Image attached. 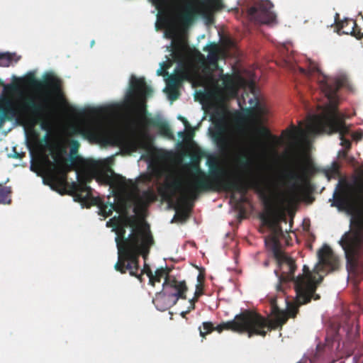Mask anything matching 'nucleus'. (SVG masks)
<instances>
[{
    "mask_svg": "<svg viewBox=\"0 0 363 363\" xmlns=\"http://www.w3.org/2000/svg\"><path fill=\"white\" fill-rule=\"evenodd\" d=\"M25 156L24 153H20L16 151V149L13 148V153L11 155V157L15 159H21L23 157Z\"/></svg>",
    "mask_w": 363,
    "mask_h": 363,
    "instance_id": "41",
    "label": "nucleus"
},
{
    "mask_svg": "<svg viewBox=\"0 0 363 363\" xmlns=\"http://www.w3.org/2000/svg\"><path fill=\"white\" fill-rule=\"evenodd\" d=\"M273 313L275 319L269 320L261 315L251 311V321L250 330V337L252 335H260L264 337L267 332L277 329L278 327H282L288 320V315L284 311H280L275 305V300L272 302Z\"/></svg>",
    "mask_w": 363,
    "mask_h": 363,
    "instance_id": "14",
    "label": "nucleus"
},
{
    "mask_svg": "<svg viewBox=\"0 0 363 363\" xmlns=\"http://www.w3.org/2000/svg\"><path fill=\"white\" fill-rule=\"evenodd\" d=\"M194 200V199H189L187 201L183 200L184 202L186 204V206L185 208L177 210L174 218L181 221L186 220L189 218V212L193 207Z\"/></svg>",
    "mask_w": 363,
    "mask_h": 363,
    "instance_id": "28",
    "label": "nucleus"
},
{
    "mask_svg": "<svg viewBox=\"0 0 363 363\" xmlns=\"http://www.w3.org/2000/svg\"><path fill=\"white\" fill-rule=\"evenodd\" d=\"M152 89L147 86L144 78L131 77L130 89L125 95V105L138 121L158 128L161 135L173 138V133L166 122L146 117L145 98L151 96Z\"/></svg>",
    "mask_w": 363,
    "mask_h": 363,
    "instance_id": "6",
    "label": "nucleus"
},
{
    "mask_svg": "<svg viewBox=\"0 0 363 363\" xmlns=\"http://www.w3.org/2000/svg\"><path fill=\"white\" fill-rule=\"evenodd\" d=\"M253 319L251 318V311L245 310L235 316L233 320L223 322L216 326V329L218 333L223 330H231L238 333H247L250 337V330L251 326V321Z\"/></svg>",
    "mask_w": 363,
    "mask_h": 363,
    "instance_id": "20",
    "label": "nucleus"
},
{
    "mask_svg": "<svg viewBox=\"0 0 363 363\" xmlns=\"http://www.w3.org/2000/svg\"><path fill=\"white\" fill-rule=\"evenodd\" d=\"M154 244L155 240L151 234L135 242L123 246V249L118 251V259L114 265V269L121 274L128 271L130 276L135 277L142 281V274H138L139 257L142 256L146 260Z\"/></svg>",
    "mask_w": 363,
    "mask_h": 363,
    "instance_id": "9",
    "label": "nucleus"
},
{
    "mask_svg": "<svg viewBox=\"0 0 363 363\" xmlns=\"http://www.w3.org/2000/svg\"><path fill=\"white\" fill-rule=\"evenodd\" d=\"M72 149H71V152L74 153V152L77 151V149H78V147L79 146V144L78 141L72 140Z\"/></svg>",
    "mask_w": 363,
    "mask_h": 363,
    "instance_id": "43",
    "label": "nucleus"
},
{
    "mask_svg": "<svg viewBox=\"0 0 363 363\" xmlns=\"http://www.w3.org/2000/svg\"><path fill=\"white\" fill-rule=\"evenodd\" d=\"M171 269L166 268H160L155 271V274H152L150 267H148V272H146V274L149 277V282L152 286H155V282H160L161 279L164 277V279L167 276H170L169 273L171 272Z\"/></svg>",
    "mask_w": 363,
    "mask_h": 363,
    "instance_id": "26",
    "label": "nucleus"
},
{
    "mask_svg": "<svg viewBox=\"0 0 363 363\" xmlns=\"http://www.w3.org/2000/svg\"><path fill=\"white\" fill-rule=\"evenodd\" d=\"M307 129L313 135L338 133L340 145L347 150L351 148V141L345 138L350 133V127L345 122V116L337 111V102L327 104L325 113L312 116Z\"/></svg>",
    "mask_w": 363,
    "mask_h": 363,
    "instance_id": "8",
    "label": "nucleus"
},
{
    "mask_svg": "<svg viewBox=\"0 0 363 363\" xmlns=\"http://www.w3.org/2000/svg\"><path fill=\"white\" fill-rule=\"evenodd\" d=\"M191 310H192V309L191 308V306H189V310H188V311H184V312H182V317H185V315H186L187 313H189Z\"/></svg>",
    "mask_w": 363,
    "mask_h": 363,
    "instance_id": "47",
    "label": "nucleus"
},
{
    "mask_svg": "<svg viewBox=\"0 0 363 363\" xmlns=\"http://www.w3.org/2000/svg\"><path fill=\"white\" fill-rule=\"evenodd\" d=\"M316 168L310 160H297L295 168L289 170L285 177L295 182H301L303 184H308L310 178L316 172Z\"/></svg>",
    "mask_w": 363,
    "mask_h": 363,
    "instance_id": "19",
    "label": "nucleus"
},
{
    "mask_svg": "<svg viewBox=\"0 0 363 363\" xmlns=\"http://www.w3.org/2000/svg\"><path fill=\"white\" fill-rule=\"evenodd\" d=\"M269 228L270 234L265 238V245L272 252L278 266V269L274 270V274L279 279L277 290L283 291L282 284L291 281L295 284L294 272L296 265L295 261L281 250L280 239L284 236V234L276 218L269 219Z\"/></svg>",
    "mask_w": 363,
    "mask_h": 363,
    "instance_id": "7",
    "label": "nucleus"
},
{
    "mask_svg": "<svg viewBox=\"0 0 363 363\" xmlns=\"http://www.w3.org/2000/svg\"><path fill=\"white\" fill-rule=\"evenodd\" d=\"M203 50L208 52L207 61L209 65L208 67H205L204 69L208 72H211L220 69L218 63L220 55V49L219 46L216 43H213L206 45V47L203 48Z\"/></svg>",
    "mask_w": 363,
    "mask_h": 363,
    "instance_id": "23",
    "label": "nucleus"
},
{
    "mask_svg": "<svg viewBox=\"0 0 363 363\" xmlns=\"http://www.w3.org/2000/svg\"><path fill=\"white\" fill-rule=\"evenodd\" d=\"M303 275H298L295 280V291L297 293L298 301L300 303H308L311 298L320 299V295L316 294L315 291L323 277L320 275L316 279L306 265L303 266Z\"/></svg>",
    "mask_w": 363,
    "mask_h": 363,
    "instance_id": "13",
    "label": "nucleus"
},
{
    "mask_svg": "<svg viewBox=\"0 0 363 363\" xmlns=\"http://www.w3.org/2000/svg\"><path fill=\"white\" fill-rule=\"evenodd\" d=\"M158 11V15L176 21L188 28L198 19L207 25L214 21L213 14L223 8L222 0H149Z\"/></svg>",
    "mask_w": 363,
    "mask_h": 363,
    "instance_id": "4",
    "label": "nucleus"
},
{
    "mask_svg": "<svg viewBox=\"0 0 363 363\" xmlns=\"http://www.w3.org/2000/svg\"><path fill=\"white\" fill-rule=\"evenodd\" d=\"M218 70L220 71V79L223 82V84L226 89H232L235 85L234 77L233 75L223 73V69L220 68Z\"/></svg>",
    "mask_w": 363,
    "mask_h": 363,
    "instance_id": "32",
    "label": "nucleus"
},
{
    "mask_svg": "<svg viewBox=\"0 0 363 363\" xmlns=\"http://www.w3.org/2000/svg\"><path fill=\"white\" fill-rule=\"evenodd\" d=\"M246 111H251V109H250V108H248V109H247Z\"/></svg>",
    "mask_w": 363,
    "mask_h": 363,
    "instance_id": "51",
    "label": "nucleus"
},
{
    "mask_svg": "<svg viewBox=\"0 0 363 363\" xmlns=\"http://www.w3.org/2000/svg\"><path fill=\"white\" fill-rule=\"evenodd\" d=\"M188 52V45L183 43H179L174 47L173 57L179 62L174 69V74L182 82L184 80H191L194 74V70L186 64L183 60Z\"/></svg>",
    "mask_w": 363,
    "mask_h": 363,
    "instance_id": "21",
    "label": "nucleus"
},
{
    "mask_svg": "<svg viewBox=\"0 0 363 363\" xmlns=\"http://www.w3.org/2000/svg\"><path fill=\"white\" fill-rule=\"evenodd\" d=\"M214 126L211 136L220 152H228L233 146V135L230 125L223 113L216 112L213 115Z\"/></svg>",
    "mask_w": 363,
    "mask_h": 363,
    "instance_id": "15",
    "label": "nucleus"
},
{
    "mask_svg": "<svg viewBox=\"0 0 363 363\" xmlns=\"http://www.w3.org/2000/svg\"><path fill=\"white\" fill-rule=\"evenodd\" d=\"M163 291L156 294L153 303L160 311H165L168 306L162 305L165 296L174 298L173 304H176L179 298L186 299L187 286L185 281H178L174 277L167 276L162 284Z\"/></svg>",
    "mask_w": 363,
    "mask_h": 363,
    "instance_id": "17",
    "label": "nucleus"
},
{
    "mask_svg": "<svg viewBox=\"0 0 363 363\" xmlns=\"http://www.w3.org/2000/svg\"><path fill=\"white\" fill-rule=\"evenodd\" d=\"M194 182H192L191 185L186 189H184L182 187V182L180 179H174L171 182H167L164 184V189L167 191H169V194L172 195L176 191L181 190L182 199L185 200L186 201H189V199H193L191 197H186V194L189 191H190L193 188Z\"/></svg>",
    "mask_w": 363,
    "mask_h": 363,
    "instance_id": "25",
    "label": "nucleus"
},
{
    "mask_svg": "<svg viewBox=\"0 0 363 363\" xmlns=\"http://www.w3.org/2000/svg\"><path fill=\"white\" fill-rule=\"evenodd\" d=\"M347 21L345 22H342L340 25H338L339 29L343 30H351V24H347Z\"/></svg>",
    "mask_w": 363,
    "mask_h": 363,
    "instance_id": "40",
    "label": "nucleus"
},
{
    "mask_svg": "<svg viewBox=\"0 0 363 363\" xmlns=\"http://www.w3.org/2000/svg\"><path fill=\"white\" fill-rule=\"evenodd\" d=\"M255 88V84H254V82H251L250 84V89L252 91H253V89Z\"/></svg>",
    "mask_w": 363,
    "mask_h": 363,
    "instance_id": "48",
    "label": "nucleus"
},
{
    "mask_svg": "<svg viewBox=\"0 0 363 363\" xmlns=\"http://www.w3.org/2000/svg\"><path fill=\"white\" fill-rule=\"evenodd\" d=\"M20 59L21 56L16 53L0 52V67H9L12 62H17Z\"/></svg>",
    "mask_w": 363,
    "mask_h": 363,
    "instance_id": "27",
    "label": "nucleus"
},
{
    "mask_svg": "<svg viewBox=\"0 0 363 363\" xmlns=\"http://www.w3.org/2000/svg\"><path fill=\"white\" fill-rule=\"evenodd\" d=\"M216 327H215L214 325L211 322H209V321L203 322V327L199 328L200 335L202 337H205L206 335L211 333L213 330H216Z\"/></svg>",
    "mask_w": 363,
    "mask_h": 363,
    "instance_id": "34",
    "label": "nucleus"
},
{
    "mask_svg": "<svg viewBox=\"0 0 363 363\" xmlns=\"http://www.w3.org/2000/svg\"><path fill=\"white\" fill-rule=\"evenodd\" d=\"M303 303H300L297 300V293L296 292V301L295 303H287V309L286 311H284L288 315V318L289 317L291 318H295L298 312V307L301 305H303Z\"/></svg>",
    "mask_w": 363,
    "mask_h": 363,
    "instance_id": "31",
    "label": "nucleus"
},
{
    "mask_svg": "<svg viewBox=\"0 0 363 363\" xmlns=\"http://www.w3.org/2000/svg\"><path fill=\"white\" fill-rule=\"evenodd\" d=\"M301 72L310 79H315L321 91L328 100V104L337 102V93L338 90L347 84V78L345 75H339L336 77H330L322 73L318 65L310 63L308 70L301 69Z\"/></svg>",
    "mask_w": 363,
    "mask_h": 363,
    "instance_id": "11",
    "label": "nucleus"
},
{
    "mask_svg": "<svg viewBox=\"0 0 363 363\" xmlns=\"http://www.w3.org/2000/svg\"><path fill=\"white\" fill-rule=\"evenodd\" d=\"M4 89L6 91H12V92H18V91L20 89V86L18 84H7L4 87Z\"/></svg>",
    "mask_w": 363,
    "mask_h": 363,
    "instance_id": "39",
    "label": "nucleus"
},
{
    "mask_svg": "<svg viewBox=\"0 0 363 363\" xmlns=\"http://www.w3.org/2000/svg\"><path fill=\"white\" fill-rule=\"evenodd\" d=\"M157 74H158L159 75H161V74H162V70H161V69H158V70H157Z\"/></svg>",
    "mask_w": 363,
    "mask_h": 363,
    "instance_id": "49",
    "label": "nucleus"
},
{
    "mask_svg": "<svg viewBox=\"0 0 363 363\" xmlns=\"http://www.w3.org/2000/svg\"><path fill=\"white\" fill-rule=\"evenodd\" d=\"M20 80L34 90L20 91L13 101L0 98V128L6 121L15 120L21 125L34 126L40 122L41 128L47 130L46 119L53 113L55 98L62 96L61 80L51 74L39 80L31 72Z\"/></svg>",
    "mask_w": 363,
    "mask_h": 363,
    "instance_id": "2",
    "label": "nucleus"
},
{
    "mask_svg": "<svg viewBox=\"0 0 363 363\" xmlns=\"http://www.w3.org/2000/svg\"><path fill=\"white\" fill-rule=\"evenodd\" d=\"M268 265H269V262L268 261H265L264 262V266L267 267Z\"/></svg>",
    "mask_w": 363,
    "mask_h": 363,
    "instance_id": "50",
    "label": "nucleus"
},
{
    "mask_svg": "<svg viewBox=\"0 0 363 363\" xmlns=\"http://www.w3.org/2000/svg\"><path fill=\"white\" fill-rule=\"evenodd\" d=\"M182 82L181 79H179L177 76H175L174 74L170 75L167 80V84L168 87L171 89H174L175 91V94H171L169 96L170 99L175 100L178 97V94L176 91L177 87L182 83Z\"/></svg>",
    "mask_w": 363,
    "mask_h": 363,
    "instance_id": "29",
    "label": "nucleus"
},
{
    "mask_svg": "<svg viewBox=\"0 0 363 363\" xmlns=\"http://www.w3.org/2000/svg\"><path fill=\"white\" fill-rule=\"evenodd\" d=\"M347 24H351V30H343L345 34H351L357 39L363 38V33H361L360 29L357 28V23L354 21H350L346 22Z\"/></svg>",
    "mask_w": 363,
    "mask_h": 363,
    "instance_id": "33",
    "label": "nucleus"
},
{
    "mask_svg": "<svg viewBox=\"0 0 363 363\" xmlns=\"http://www.w3.org/2000/svg\"><path fill=\"white\" fill-rule=\"evenodd\" d=\"M203 292H202V287L201 286V285L199 284H197L196 285V290L195 291V294H194V297L190 300V303H191V309H194L195 308V302L197 301L198 298L202 295Z\"/></svg>",
    "mask_w": 363,
    "mask_h": 363,
    "instance_id": "37",
    "label": "nucleus"
},
{
    "mask_svg": "<svg viewBox=\"0 0 363 363\" xmlns=\"http://www.w3.org/2000/svg\"><path fill=\"white\" fill-rule=\"evenodd\" d=\"M207 165L209 168L208 173L203 171L199 166L195 167L193 173V188L186 194V198L196 199L200 193L221 190L237 189L246 191L244 184L233 180L230 176L222 177L225 171L220 167L216 157L208 158Z\"/></svg>",
    "mask_w": 363,
    "mask_h": 363,
    "instance_id": "5",
    "label": "nucleus"
},
{
    "mask_svg": "<svg viewBox=\"0 0 363 363\" xmlns=\"http://www.w3.org/2000/svg\"><path fill=\"white\" fill-rule=\"evenodd\" d=\"M257 132L264 139V141L257 140L254 145L255 148L264 151L269 145H274L277 143V137L272 135L267 128L264 126L259 127L257 128Z\"/></svg>",
    "mask_w": 363,
    "mask_h": 363,
    "instance_id": "24",
    "label": "nucleus"
},
{
    "mask_svg": "<svg viewBox=\"0 0 363 363\" xmlns=\"http://www.w3.org/2000/svg\"><path fill=\"white\" fill-rule=\"evenodd\" d=\"M74 133L81 135L91 142L103 145H113L120 140L118 135L109 126L99 121H91L74 128Z\"/></svg>",
    "mask_w": 363,
    "mask_h": 363,
    "instance_id": "12",
    "label": "nucleus"
},
{
    "mask_svg": "<svg viewBox=\"0 0 363 363\" xmlns=\"http://www.w3.org/2000/svg\"><path fill=\"white\" fill-rule=\"evenodd\" d=\"M11 187L0 184V203L9 204L11 201Z\"/></svg>",
    "mask_w": 363,
    "mask_h": 363,
    "instance_id": "30",
    "label": "nucleus"
},
{
    "mask_svg": "<svg viewBox=\"0 0 363 363\" xmlns=\"http://www.w3.org/2000/svg\"><path fill=\"white\" fill-rule=\"evenodd\" d=\"M249 102L251 107L255 108L260 115H264L265 113V108L262 106L257 97L255 96L254 99H251Z\"/></svg>",
    "mask_w": 363,
    "mask_h": 363,
    "instance_id": "35",
    "label": "nucleus"
},
{
    "mask_svg": "<svg viewBox=\"0 0 363 363\" xmlns=\"http://www.w3.org/2000/svg\"><path fill=\"white\" fill-rule=\"evenodd\" d=\"M318 263L314 269L318 274L325 270L332 272L338 267V260L332 249L327 245H323L318 252Z\"/></svg>",
    "mask_w": 363,
    "mask_h": 363,
    "instance_id": "22",
    "label": "nucleus"
},
{
    "mask_svg": "<svg viewBox=\"0 0 363 363\" xmlns=\"http://www.w3.org/2000/svg\"><path fill=\"white\" fill-rule=\"evenodd\" d=\"M338 173V167L335 163L333 167L328 169L325 172L326 177L330 179L332 177L336 175Z\"/></svg>",
    "mask_w": 363,
    "mask_h": 363,
    "instance_id": "38",
    "label": "nucleus"
},
{
    "mask_svg": "<svg viewBox=\"0 0 363 363\" xmlns=\"http://www.w3.org/2000/svg\"><path fill=\"white\" fill-rule=\"evenodd\" d=\"M53 158L55 163H50L53 168L48 172L44 182L60 194L72 196L76 201L82 203L96 201L97 199L92 196V189L88 185L93 179L99 184L109 185L115 190L116 203H98L99 214L105 218L111 216L113 211L126 212L133 205L135 213H142L157 200L153 190L147 189L141 193L133 191L135 186L132 180L115 174L102 162L94 160L80 158L81 165L86 172H77V181L69 183L67 173L71 170V164L60 155H55Z\"/></svg>",
    "mask_w": 363,
    "mask_h": 363,
    "instance_id": "1",
    "label": "nucleus"
},
{
    "mask_svg": "<svg viewBox=\"0 0 363 363\" xmlns=\"http://www.w3.org/2000/svg\"><path fill=\"white\" fill-rule=\"evenodd\" d=\"M293 128H294V130L289 131L290 138H294V135H295V127H293Z\"/></svg>",
    "mask_w": 363,
    "mask_h": 363,
    "instance_id": "46",
    "label": "nucleus"
},
{
    "mask_svg": "<svg viewBox=\"0 0 363 363\" xmlns=\"http://www.w3.org/2000/svg\"><path fill=\"white\" fill-rule=\"evenodd\" d=\"M352 137L355 140H360L363 137V133L362 132H355L352 133Z\"/></svg>",
    "mask_w": 363,
    "mask_h": 363,
    "instance_id": "42",
    "label": "nucleus"
},
{
    "mask_svg": "<svg viewBox=\"0 0 363 363\" xmlns=\"http://www.w3.org/2000/svg\"><path fill=\"white\" fill-rule=\"evenodd\" d=\"M116 242L118 251L123 246H127L136 241L151 235L149 226H135V223L130 218H126L122 225L116 228Z\"/></svg>",
    "mask_w": 363,
    "mask_h": 363,
    "instance_id": "16",
    "label": "nucleus"
},
{
    "mask_svg": "<svg viewBox=\"0 0 363 363\" xmlns=\"http://www.w3.org/2000/svg\"><path fill=\"white\" fill-rule=\"evenodd\" d=\"M239 164L242 167H252L253 162L252 159L248 157L246 155L241 157L238 160Z\"/></svg>",
    "mask_w": 363,
    "mask_h": 363,
    "instance_id": "36",
    "label": "nucleus"
},
{
    "mask_svg": "<svg viewBox=\"0 0 363 363\" xmlns=\"http://www.w3.org/2000/svg\"><path fill=\"white\" fill-rule=\"evenodd\" d=\"M178 119L182 121L186 127L189 125V122L184 117L179 116H178Z\"/></svg>",
    "mask_w": 363,
    "mask_h": 363,
    "instance_id": "44",
    "label": "nucleus"
},
{
    "mask_svg": "<svg viewBox=\"0 0 363 363\" xmlns=\"http://www.w3.org/2000/svg\"><path fill=\"white\" fill-rule=\"evenodd\" d=\"M273 7V4L269 0L258 1L247 9V16L255 23L269 24L276 21L277 16L272 11Z\"/></svg>",
    "mask_w": 363,
    "mask_h": 363,
    "instance_id": "18",
    "label": "nucleus"
},
{
    "mask_svg": "<svg viewBox=\"0 0 363 363\" xmlns=\"http://www.w3.org/2000/svg\"><path fill=\"white\" fill-rule=\"evenodd\" d=\"M233 180L236 181L237 182L244 184L246 188V191L242 192L237 189L232 190H223L227 192H238L241 194L240 196V202H246L247 198L245 197L250 189H253L256 192H257L261 198L263 200L264 205L267 211V215L264 216L262 217L263 221L269 226V219L271 218H277L280 223L281 220L286 221V218L284 216L277 215L274 209V206L272 202L269 197L265 194L264 187H263V177L260 174L252 172L250 171V174H248L247 177L245 178L241 177H233Z\"/></svg>",
    "mask_w": 363,
    "mask_h": 363,
    "instance_id": "10",
    "label": "nucleus"
},
{
    "mask_svg": "<svg viewBox=\"0 0 363 363\" xmlns=\"http://www.w3.org/2000/svg\"><path fill=\"white\" fill-rule=\"evenodd\" d=\"M148 267H150L147 264H145L143 269L141 271L140 274L143 275L144 273L146 274V272H148Z\"/></svg>",
    "mask_w": 363,
    "mask_h": 363,
    "instance_id": "45",
    "label": "nucleus"
},
{
    "mask_svg": "<svg viewBox=\"0 0 363 363\" xmlns=\"http://www.w3.org/2000/svg\"><path fill=\"white\" fill-rule=\"evenodd\" d=\"M333 198L332 206L347 211H361L352 218L350 230L339 241L347 263L354 264L363 252V182L353 184L345 180L340 181Z\"/></svg>",
    "mask_w": 363,
    "mask_h": 363,
    "instance_id": "3",
    "label": "nucleus"
}]
</instances>
